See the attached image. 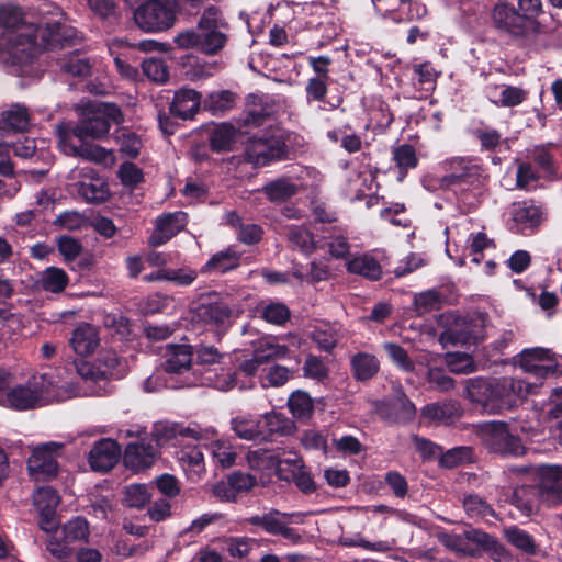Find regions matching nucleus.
<instances>
[{
	"label": "nucleus",
	"mask_w": 562,
	"mask_h": 562,
	"mask_svg": "<svg viewBox=\"0 0 562 562\" xmlns=\"http://www.w3.org/2000/svg\"><path fill=\"white\" fill-rule=\"evenodd\" d=\"M76 38L77 32L58 21L47 22L45 26L22 25L19 30L2 32L0 59L11 65L26 64L41 49L72 44Z\"/></svg>",
	"instance_id": "1"
},
{
	"label": "nucleus",
	"mask_w": 562,
	"mask_h": 562,
	"mask_svg": "<svg viewBox=\"0 0 562 562\" xmlns=\"http://www.w3.org/2000/svg\"><path fill=\"white\" fill-rule=\"evenodd\" d=\"M123 121L122 112L113 103H88L82 108V119L76 124L79 140L102 139L110 131L111 122Z\"/></svg>",
	"instance_id": "2"
},
{
	"label": "nucleus",
	"mask_w": 562,
	"mask_h": 562,
	"mask_svg": "<svg viewBox=\"0 0 562 562\" xmlns=\"http://www.w3.org/2000/svg\"><path fill=\"white\" fill-rule=\"evenodd\" d=\"M245 159L251 165L266 166L273 160L286 158V145L283 134L251 137L245 148Z\"/></svg>",
	"instance_id": "3"
},
{
	"label": "nucleus",
	"mask_w": 562,
	"mask_h": 562,
	"mask_svg": "<svg viewBox=\"0 0 562 562\" xmlns=\"http://www.w3.org/2000/svg\"><path fill=\"white\" fill-rule=\"evenodd\" d=\"M480 436L484 445L496 453L504 456L525 453V447L520 439L513 435L503 422H490L481 425Z\"/></svg>",
	"instance_id": "4"
},
{
	"label": "nucleus",
	"mask_w": 562,
	"mask_h": 562,
	"mask_svg": "<svg viewBox=\"0 0 562 562\" xmlns=\"http://www.w3.org/2000/svg\"><path fill=\"white\" fill-rule=\"evenodd\" d=\"M134 21L144 32H161L173 25L175 12L160 0H147L134 11Z\"/></svg>",
	"instance_id": "5"
},
{
	"label": "nucleus",
	"mask_w": 562,
	"mask_h": 562,
	"mask_svg": "<svg viewBox=\"0 0 562 562\" xmlns=\"http://www.w3.org/2000/svg\"><path fill=\"white\" fill-rule=\"evenodd\" d=\"M493 26L501 33L513 38L521 40L536 35V31L528 24L520 12L507 3L496 4L492 11Z\"/></svg>",
	"instance_id": "6"
},
{
	"label": "nucleus",
	"mask_w": 562,
	"mask_h": 562,
	"mask_svg": "<svg viewBox=\"0 0 562 562\" xmlns=\"http://www.w3.org/2000/svg\"><path fill=\"white\" fill-rule=\"evenodd\" d=\"M63 445L46 442L35 447L27 460V470L35 481H46L55 477L58 472L57 457L61 454Z\"/></svg>",
	"instance_id": "7"
},
{
	"label": "nucleus",
	"mask_w": 562,
	"mask_h": 562,
	"mask_svg": "<svg viewBox=\"0 0 562 562\" xmlns=\"http://www.w3.org/2000/svg\"><path fill=\"white\" fill-rule=\"evenodd\" d=\"M520 368L536 378H546L555 372L558 361L549 349L536 347L521 351Z\"/></svg>",
	"instance_id": "8"
},
{
	"label": "nucleus",
	"mask_w": 562,
	"mask_h": 562,
	"mask_svg": "<svg viewBox=\"0 0 562 562\" xmlns=\"http://www.w3.org/2000/svg\"><path fill=\"white\" fill-rule=\"evenodd\" d=\"M447 175L440 178L439 183L443 189L464 183H474L481 176L477 165L464 158H452L443 164Z\"/></svg>",
	"instance_id": "9"
},
{
	"label": "nucleus",
	"mask_w": 562,
	"mask_h": 562,
	"mask_svg": "<svg viewBox=\"0 0 562 562\" xmlns=\"http://www.w3.org/2000/svg\"><path fill=\"white\" fill-rule=\"evenodd\" d=\"M539 476L538 493L542 502L557 505L562 499V467L541 464L537 469Z\"/></svg>",
	"instance_id": "10"
},
{
	"label": "nucleus",
	"mask_w": 562,
	"mask_h": 562,
	"mask_svg": "<svg viewBox=\"0 0 562 562\" xmlns=\"http://www.w3.org/2000/svg\"><path fill=\"white\" fill-rule=\"evenodd\" d=\"M186 218L187 215L182 212L167 213L157 217L155 229L148 239L149 245L157 247L167 243L184 228Z\"/></svg>",
	"instance_id": "11"
},
{
	"label": "nucleus",
	"mask_w": 562,
	"mask_h": 562,
	"mask_svg": "<svg viewBox=\"0 0 562 562\" xmlns=\"http://www.w3.org/2000/svg\"><path fill=\"white\" fill-rule=\"evenodd\" d=\"M121 449L109 438L97 441L89 452V464L93 471L106 472L119 461Z\"/></svg>",
	"instance_id": "12"
},
{
	"label": "nucleus",
	"mask_w": 562,
	"mask_h": 562,
	"mask_svg": "<svg viewBox=\"0 0 562 562\" xmlns=\"http://www.w3.org/2000/svg\"><path fill=\"white\" fill-rule=\"evenodd\" d=\"M286 514L273 510L262 516H255L251 518V524L260 526L266 532L271 535H280L292 543L301 540V536L296 530L288 527Z\"/></svg>",
	"instance_id": "13"
},
{
	"label": "nucleus",
	"mask_w": 562,
	"mask_h": 562,
	"mask_svg": "<svg viewBox=\"0 0 562 562\" xmlns=\"http://www.w3.org/2000/svg\"><path fill=\"white\" fill-rule=\"evenodd\" d=\"M42 390L37 387V383H29L25 386H16L9 390L5 397L0 400V404L19 409H30L40 402Z\"/></svg>",
	"instance_id": "14"
},
{
	"label": "nucleus",
	"mask_w": 562,
	"mask_h": 562,
	"mask_svg": "<svg viewBox=\"0 0 562 562\" xmlns=\"http://www.w3.org/2000/svg\"><path fill=\"white\" fill-rule=\"evenodd\" d=\"M201 94L191 88H181L175 92L170 113L179 119H192L199 111Z\"/></svg>",
	"instance_id": "15"
},
{
	"label": "nucleus",
	"mask_w": 562,
	"mask_h": 562,
	"mask_svg": "<svg viewBox=\"0 0 562 562\" xmlns=\"http://www.w3.org/2000/svg\"><path fill=\"white\" fill-rule=\"evenodd\" d=\"M123 459L127 468L133 471H140L154 464L156 450L149 443H128Z\"/></svg>",
	"instance_id": "16"
},
{
	"label": "nucleus",
	"mask_w": 562,
	"mask_h": 562,
	"mask_svg": "<svg viewBox=\"0 0 562 562\" xmlns=\"http://www.w3.org/2000/svg\"><path fill=\"white\" fill-rule=\"evenodd\" d=\"M263 440L270 437H288L296 431L295 423L279 412H269L261 415Z\"/></svg>",
	"instance_id": "17"
},
{
	"label": "nucleus",
	"mask_w": 562,
	"mask_h": 562,
	"mask_svg": "<svg viewBox=\"0 0 562 562\" xmlns=\"http://www.w3.org/2000/svg\"><path fill=\"white\" fill-rule=\"evenodd\" d=\"M238 314L239 311H233L223 303L201 304L198 307V316L203 322L223 329L231 326L232 318Z\"/></svg>",
	"instance_id": "18"
},
{
	"label": "nucleus",
	"mask_w": 562,
	"mask_h": 562,
	"mask_svg": "<svg viewBox=\"0 0 562 562\" xmlns=\"http://www.w3.org/2000/svg\"><path fill=\"white\" fill-rule=\"evenodd\" d=\"M100 339L95 327L89 324L78 326L70 339V345L76 353L88 356L92 353L99 346Z\"/></svg>",
	"instance_id": "19"
},
{
	"label": "nucleus",
	"mask_w": 562,
	"mask_h": 562,
	"mask_svg": "<svg viewBox=\"0 0 562 562\" xmlns=\"http://www.w3.org/2000/svg\"><path fill=\"white\" fill-rule=\"evenodd\" d=\"M167 372L181 373L189 370L192 362V350L189 345H168L165 352Z\"/></svg>",
	"instance_id": "20"
},
{
	"label": "nucleus",
	"mask_w": 562,
	"mask_h": 562,
	"mask_svg": "<svg viewBox=\"0 0 562 562\" xmlns=\"http://www.w3.org/2000/svg\"><path fill=\"white\" fill-rule=\"evenodd\" d=\"M512 218L519 229L524 232L525 229L533 231L537 228L543 222L544 215L539 206L518 203L513 207Z\"/></svg>",
	"instance_id": "21"
},
{
	"label": "nucleus",
	"mask_w": 562,
	"mask_h": 562,
	"mask_svg": "<svg viewBox=\"0 0 562 562\" xmlns=\"http://www.w3.org/2000/svg\"><path fill=\"white\" fill-rule=\"evenodd\" d=\"M90 181H79L78 194L90 203H102L109 198V189L105 181L98 177L95 171H90Z\"/></svg>",
	"instance_id": "22"
},
{
	"label": "nucleus",
	"mask_w": 562,
	"mask_h": 562,
	"mask_svg": "<svg viewBox=\"0 0 562 562\" xmlns=\"http://www.w3.org/2000/svg\"><path fill=\"white\" fill-rule=\"evenodd\" d=\"M231 429L243 440H263L261 419L250 415H239L231 420Z\"/></svg>",
	"instance_id": "23"
},
{
	"label": "nucleus",
	"mask_w": 562,
	"mask_h": 562,
	"mask_svg": "<svg viewBox=\"0 0 562 562\" xmlns=\"http://www.w3.org/2000/svg\"><path fill=\"white\" fill-rule=\"evenodd\" d=\"M347 270L350 273L372 280H379L382 277V267L371 254L353 257L348 261Z\"/></svg>",
	"instance_id": "24"
},
{
	"label": "nucleus",
	"mask_w": 562,
	"mask_h": 562,
	"mask_svg": "<svg viewBox=\"0 0 562 562\" xmlns=\"http://www.w3.org/2000/svg\"><path fill=\"white\" fill-rule=\"evenodd\" d=\"M179 461L188 474V477L196 482L205 473L204 457L196 447H188L180 451Z\"/></svg>",
	"instance_id": "25"
},
{
	"label": "nucleus",
	"mask_w": 562,
	"mask_h": 562,
	"mask_svg": "<svg viewBox=\"0 0 562 562\" xmlns=\"http://www.w3.org/2000/svg\"><path fill=\"white\" fill-rule=\"evenodd\" d=\"M285 465H292L291 474H286L285 481H293L296 486L304 493H311L315 490L314 482L311 475L305 471L302 459L297 454H292L286 461L283 462L282 471L286 469Z\"/></svg>",
	"instance_id": "26"
},
{
	"label": "nucleus",
	"mask_w": 562,
	"mask_h": 562,
	"mask_svg": "<svg viewBox=\"0 0 562 562\" xmlns=\"http://www.w3.org/2000/svg\"><path fill=\"white\" fill-rule=\"evenodd\" d=\"M297 191V184L285 177L272 180L262 188V192L273 203L283 202L295 195Z\"/></svg>",
	"instance_id": "27"
},
{
	"label": "nucleus",
	"mask_w": 562,
	"mask_h": 562,
	"mask_svg": "<svg viewBox=\"0 0 562 562\" xmlns=\"http://www.w3.org/2000/svg\"><path fill=\"white\" fill-rule=\"evenodd\" d=\"M493 379L474 378L465 381V392L469 400L481 405L488 412V403L492 394Z\"/></svg>",
	"instance_id": "28"
},
{
	"label": "nucleus",
	"mask_w": 562,
	"mask_h": 562,
	"mask_svg": "<svg viewBox=\"0 0 562 562\" xmlns=\"http://www.w3.org/2000/svg\"><path fill=\"white\" fill-rule=\"evenodd\" d=\"M29 121L30 117L26 108L21 105H13L10 110L2 113L0 121V136L3 135L2 132L4 131H25L29 126Z\"/></svg>",
	"instance_id": "29"
},
{
	"label": "nucleus",
	"mask_w": 562,
	"mask_h": 562,
	"mask_svg": "<svg viewBox=\"0 0 562 562\" xmlns=\"http://www.w3.org/2000/svg\"><path fill=\"white\" fill-rule=\"evenodd\" d=\"M288 407L292 416L300 420L306 422L308 420L314 412V403L308 393L297 390L294 391L289 400Z\"/></svg>",
	"instance_id": "30"
},
{
	"label": "nucleus",
	"mask_w": 562,
	"mask_h": 562,
	"mask_svg": "<svg viewBox=\"0 0 562 562\" xmlns=\"http://www.w3.org/2000/svg\"><path fill=\"white\" fill-rule=\"evenodd\" d=\"M236 137V130L232 124L216 125L210 134L211 148L216 153L228 151Z\"/></svg>",
	"instance_id": "31"
},
{
	"label": "nucleus",
	"mask_w": 562,
	"mask_h": 562,
	"mask_svg": "<svg viewBox=\"0 0 562 562\" xmlns=\"http://www.w3.org/2000/svg\"><path fill=\"white\" fill-rule=\"evenodd\" d=\"M352 371L357 380L371 379L379 371V361L373 355L359 352L351 359Z\"/></svg>",
	"instance_id": "32"
},
{
	"label": "nucleus",
	"mask_w": 562,
	"mask_h": 562,
	"mask_svg": "<svg viewBox=\"0 0 562 562\" xmlns=\"http://www.w3.org/2000/svg\"><path fill=\"white\" fill-rule=\"evenodd\" d=\"M392 159L400 170V175L404 177L408 170L414 169L418 165V157L414 146L411 144H402L392 149Z\"/></svg>",
	"instance_id": "33"
},
{
	"label": "nucleus",
	"mask_w": 562,
	"mask_h": 562,
	"mask_svg": "<svg viewBox=\"0 0 562 562\" xmlns=\"http://www.w3.org/2000/svg\"><path fill=\"white\" fill-rule=\"evenodd\" d=\"M441 322L447 326L445 335L454 342H465L471 336L465 322L454 314L441 315Z\"/></svg>",
	"instance_id": "34"
},
{
	"label": "nucleus",
	"mask_w": 562,
	"mask_h": 562,
	"mask_svg": "<svg viewBox=\"0 0 562 562\" xmlns=\"http://www.w3.org/2000/svg\"><path fill=\"white\" fill-rule=\"evenodd\" d=\"M59 501L58 494L50 487H40L33 494V504L40 515L55 514Z\"/></svg>",
	"instance_id": "35"
},
{
	"label": "nucleus",
	"mask_w": 562,
	"mask_h": 562,
	"mask_svg": "<svg viewBox=\"0 0 562 562\" xmlns=\"http://www.w3.org/2000/svg\"><path fill=\"white\" fill-rule=\"evenodd\" d=\"M213 460L223 469L231 468L235 463L236 452L229 441L216 439L209 445Z\"/></svg>",
	"instance_id": "36"
},
{
	"label": "nucleus",
	"mask_w": 562,
	"mask_h": 562,
	"mask_svg": "<svg viewBox=\"0 0 562 562\" xmlns=\"http://www.w3.org/2000/svg\"><path fill=\"white\" fill-rule=\"evenodd\" d=\"M310 337L324 351H330L339 339L338 330L334 325L323 323L314 328Z\"/></svg>",
	"instance_id": "37"
},
{
	"label": "nucleus",
	"mask_w": 562,
	"mask_h": 562,
	"mask_svg": "<svg viewBox=\"0 0 562 562\" xmlns=\"http://www.w3.org/2000/svg\"><path fill=\"white\" fill-rule=\"evenodd\" d=\"M458 413V406L454 402L432 403L422 409L425 418L434 422L446 423Z\"/></svg>",
	"instance_id": "38"
},
{
	"label": "nucleus",
	"mask_w": 562,
	"mask_h": 562,
	"mask_svg": "<svg viewBox=\"0 0 562 562\" xmlns=\"http://www.w3.org/2000/svg\"><path fill=\"white\" fill-rule=\"evenodd\" d=\"M57 137L58 145L60 149L69 156H76L80 144H77L76 140H79V134L77 133V126H71L69 124H59L57 126Z\"/></svg>",
	"instance_id": "39"
},
{
	"label": "nucleus",
	"mask_w": 562,
	"mask_h": 562,
	"mask_svg": "<svg viewBox=\"0 0 562 562\" xmlns=\"http://www.w3.org/2000/svg\"><path fill=\"white\" fill-rule=\"evenodd\" d=\"M294 374V371L285 366L273 364L269 367L261 378V386L280 387L283 386Z\"/></svg>",
	"instance_id": "40"
},
{
	"label": "nucleus",
	"mask_w": 562,
	"mask_h": 562,
	"mask_svg": "<svg viewBox=\"0 0 562 562\" xmlns=\"http://www.w3.org/2000/svg\"><path fill=\"white\" fill-rule=\"evenodd\" d=\"M105 378H121L125 373L122 359L114 351H103L97 360Z\"/></svg>",
	"instance_id": "41"
},
{
	"label": "nucleus",
	"mask_w": 562,
	"mask_h": 562,
	"mask_svg": "<svg viewBox=\"0 0 562 562\" xmlns=\"http://www.w3.org/2000/svg\"><path fill=\"white\" fill-rule=\"evenodd\" d=\"M60 69L72 76L85 77L90 74L91 65L87 58L76 53H70L59 60Z\"/></svg>",
	"instance_id": "42"
},
{
	"label": "nucleus",
	"mask_w": 562,
	"mask_h": 562,
	"mask_svg": "<svg viewBox=\"0 0 562 562\" xmlns=\"http://www.w3.org/2000/svg\"><path fill=\"white\" fill-rule=\"evenodd\" d=\"M151 494L144 484H131L124 488L123 502L132 508H143L149 501Z\"/></svg>",
	"instance_id": "43"
},
{
	"label": "nucleus",
	"mask_w": 562,
	"mask_h": 562,
	"mask_svg": "<svg viewBox=\"0 0 562 562\" xmlns=\"http://www.w3.org/2000/svg\"><path fill=\"white\" fill-rule=\"evenodd\" d=\"M0 24L3 26V31L19 30L22 25H34L26 23L21 9L12 4L0 7Z\"/></svg>",
	"instance_id": "44"
},
{
	"label": "nucleus",
	"mask_w": 562,
	"mask_h": 562,
	"mask_svg": "<svg viewBox=\"0 0 562 562\" xmlns=\"http://www.w3.org/2000/svg\"><path fill=\"white\" fill-rule=\"evenodd\" d=\"M530 389L531 385L522 380L515 378L501 379V390L507 394L509 400H512V407L516 405L518 400H521L529 394Z\"/></svg>",
	"instance_id": "45"
},
{
	"label": "nucleus",
	"mask_w": 562,
	"mask_h": 562,
	"mask_svg": "<svg viewBox=\"0 0 562 562\" xmlns=\"http://www.w3.org/2000/svg\"><path fill=\"white\" fill-rule=\"evenodd\" d=\"M504 533L508 542L522 552L527 554H533L536 552L535 541L526 531L517 527H509L504 530Z\"/></svg>",
	"instance_id": "46"
},
{
	"label": "nucleus",
	"mask_w": 562,
	"mask_h": 562,
	"mask_svg": "<svg viewBox=\"0 0 562 562\" xmlns=\"http://www.w3.org/2000/svg\"><path fill=\"white\" fill-rule=\"evenodd\" d=\"M238 266V256L231 250L215 254L204 266L203 270L225 272Z\"/></svg>",
	"instance_id": "47"
},
{
	"label": "nucleus",
	"mask_w": 562,
	"mask_h": 562,
	"mask_svg": "<svg viewBox=\"0 0 562 562\" xmlns=\"http://www.w3.org/2000/svg\"><path fill=\"white\" fill-rule=\"evenodd\" d=\"M75 157H80L97 164H106L108 160L113 161L111 151H108L99 145L86 143V140L80 142V147Z\"/></svg>",
	"instance_id": "48"
},
{
	"label": "nucleus",
	"mask_w": 562,
	"mask_h": 562,
	"mask_svg": "<svg viewBox=\"0 0 562 562\" xmlns=\"http://www.w3.org/2000/svg\"><path fill=\"white\" fill-rule=\"evenodd\" d=\"M446 363L449 370L456 374H469L476 370V366L472 357L463 352L448 353Z\"/></svg>",
	"instance_id": "49"
},
{
	"label": "nucleus",
	"mask_w": 562,
	"mask_h": 562,
	"mask_svg": "<svg viewBox=\"0 0 562 562\" xmlns=\"http://www.w3.org/2000/svg\"><path fill=\"white\" fill-rule=\"evenodd\" d=\"M288 240L293 248H297L305 254L312 252L315 248L312 235L303 227H290L288 232Z\"/></svg>",
	"instance_id": "50"
},
{
	"label": "nucleus",
	"mask_w": 562,
	"mask_h": 562,
	"mask_svg": "<svg viewBox=\"0 0 562 562\" xmlns=\"http://www.w3.org/2000/svg\"><path fill=\"white\" fill-rule=\"evenodd\" d=\"M302 370L305 378L317 381L326 379L329 372L325 361L311 353L306 356Z\"/></svg>",
	"instance_id": "51"
},
{
	"label": "nucleus",
	"mask_w": 562,
	"mask_h": 562,
	"mask_svg": "<svg viewBox=\"0 0 562 562\" xmlns=\"http://www.w3.org/2000/svg\"><path fill=\"white\" fill-rule=\"evenodd\" d=\"M442 303L443 297L436 290L422 292L414 297V306L419 314L438 310Z\"/></svg>",
	"instance_id": "52"
},
{
	"label": "nucleus",
	"mask_w": 562,
	"mask_h": 562,
	"mask_svg": "<svg viewBox=\"0 0 562 562\" xmlns=\"http://www.w3.org/2000/svg\"><path fill=\"white\" fill-rule=\"evenodd\" d=\"M393 408L396 413V419L403 423L411 422L416 414L415 405L407 398L401 387L395 391Z\"/></svg>",
	"instance_id": "53"
},
{
	"label": "nucleus",
	"mask_w": 562,
	"mask_h": 562,
	"mask_svg": "<svg viewBox=\"0 0 562 562\" xmlns=\"http://www.w3.org/2000/svg\"><path fill=\"white\" fill-rule=\"evenodd\" d=\"M201 34L200 49L209 55L216 54L226 43V35L218 30H204Z\"/></svg>",
	"instance_id": "54"
},
{
	"label": "nucleus",
	"mask_w": 562,
	"mask_h": 562,
	"mask_svg": "<svg viewBox=\"0 0 562 562\" xmlns=\"http://www.w3.org/2000/svg\"><path fill=\"white\" fill-rule=\"evenodd\" d=\"M63 531L65 542L85 540L89 533L88 522L86 519L77 517L65 524Z\"/></svg>",
	"instance_id": "55"
},
{
	"label": "nucleus",
	"mask_w": 562,
	"mask_h": 562,
	"mask_svg": "<svg viewBox=\"0 0 562 562\" xmlns=\"http://www.w3.org/2000/svg\"><path fill=\"white\" fill-rule=\"evenodd\" d=\"M463 507L471 518H485L493 515L490 505L477 495H469L463 499Z\"/></svg>",
	"instance_id": "56"
},
{
	"label": "nucleus",
	"mask_w": 562,
	"mask_h": 562,
	"mask_svg": "<svg viewBox=\"0 0 562 562\" xmlns=\"http://www.w3.org/2000/svg\"><path fill=\"white\" fill-rule=\"evenodd\" d=\"M488 413H499L512 408V400L501 390V379H493Z\"/></svg>",
	"instance_id": "57"
},
{
	"label": "nucleus",
	"mask_w": 562,
	"mask_h": 562,
	"mask_svg": "<svg viewBox=\"0 0 562 562\" xmlns=\"http://www.w3.org/2000/svg\"><path fill=\"white\" fill-rule=\"evenodd\" d=\"M518 11L529 21V25L538 33L539 23L538 15L542 12L541 0H518Z\"/></svg>",
	"instance_id": "58"
},
{
	"label": "nucleus",
	"mask_w": 562,
	"mask_h": 562,
	"mask_svg": "<svg viewBox=\"0 0 562 562\" xmlns=\"http://www.w3.org/2000/svg\"><path fill=\"white\" fill-rule=\"evenodd\" d=\"M234 101L235 95L233 92L228 90H222L212 92L206 100V104L213 112L223 113L232 109Z\"/></svg>",
	"instance_id": "59"
},
{
	"label": "nucleus",
	"mask_w": 562,
	"mask_h": 562,
	"mask_svg": "<svg viewBox=\"0 0 562 562\" xmlns=\"http://www.w3.org/2000/svg\"><path fill=\"white\" fill-rule=\"evenodd\" d=\"M247 462L251 469L266 470L276 467L277 457L268 450L258 449L247 453Z\"/></svg>",
	"instance_id": "60"
},
{
	"label": "nucleus",
	"mask_w": 562,
	"mask_h": 562,
	"mask_svg": "<svg viewBox=\"0 0 562 562\" xmlns=\"http://www.w3.org/2000/svg\"><path fill=\"white\" fill-rule=\"evenodd\" d=\"M465 539L467 546L471 548V553L469 555H475L480 552V550H486L492 546L493 538L487 533L477 530V529H469L465 530Z\"/></svg>",
	"instance_id": "61"
},
{
	"label": "nucleus",
	"mask_w": 562,
	"mask_h": 562,
	"mask_svg": "<svg viewBox=\"0 0 562 562\" xmlns=\"http://www.w3.org/2000/svg\"><path fill=\"white\" fill-rule=\"evenodd\" d=\"M142 67L144 74L153 81L165 82L169 77L167 66L160 59H145Z\"/></svg>",
	"instance_id": "62"
},
{
	"label": "nucleus",
	"mask_w": 562,
	"mask_h": 562,
	"mask_svg": "<svg viewBox=\"0 0 562 562\" xmlns=\"http://www.w3.org/2000/svg\"><path fill=\"white\" fill-rule=\"evenodd\" d=\"M384 349L387 352L391 360L400 367L402 370L411 372L414 370V362L409 359L406 351L398 345L386 342Z\"/></svg>",
	"instance_id": "63"
},
{
	"label": "nucleus",
	"mask_w": 562,
	"mask_h": 562,
	"mask_svg": "<svg viewBox=\"0 0 562 562\" xmlns=\"http://www.w3.org/2000/svg\"><path fill=\"white\" fill-rule=\"evenodd\" d=\"M224 543L228 554L238 559L246 557L254 546L252 540L244 537H232L226 539Z\"/></svg>",
	"instance_id": "64"
}]
</instances>
